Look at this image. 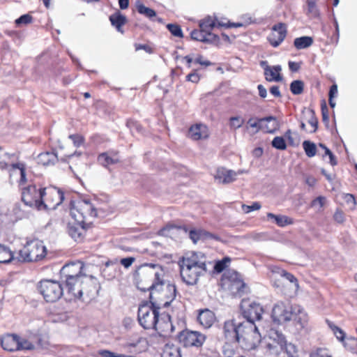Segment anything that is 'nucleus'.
Wrapping results in <instances>:
<instances>
[{
	"instance_id": "1",
	"label": "nucleus",
	"mask_w": 357,
	"mask_h": 357,
	"mask_svg": "<svg viewBox=\"0 0 357 357\" xmlns=\"http://www.w3.org/2000/svg\"><path fill=\"white\" fill-rule=\"evenodd\" d=\"M180 275L188 285L197 284L200 275L206 271V257L201 252H192L183 257L178 262Z\"/></svg>"
},
{
	"instance_id": "2",
	"label": "nucleus",
	"mask_w": 357,
	"mask_h": 357,
	"mask_svg": "<svg viewBox=\"0 0 357 357\" xmlns=\"http://www.w3.org/2000/svg\"><path fill=\"white\" fill-rule=\"evenodd\" d=\"M271 318L274 323L282 324L292 321L298 328H303L308 321L307 313L299 305L278 301L274 304Z\"/></svg>"
},
{
	"instance_id": "3",
	"label": "nucleus",
	"mask_w": 357,
	"mask_h": 357,
	"mask_svg": "<svg viewBox=\"0 0 357 357\" xmlns=\"http://www.w3.org/2000/svg\"><path fill=\"white\" fill-rule=\"evenodd\" d=\"M84 268L81 262H72L66 264L61 269V276L66 280V286L69 294H75L76 286L78 285L82 278H85L82 272Z\"/></svg>"
},
{
	"instance_id": "4",
	"label": "nucleus",
	"mask_w": 357,
	"mask_h": 357,
	"mask_svg": "<svg viewBox=\"0 0 357 357\" xmlns=\"http://www.w3.org/2000/svg\"><path fill=\"white\" fill-rule=\"evenodd\" d=\"M152 293L149 294V301H144L138 309V321L144 329L156 331V303L152 301Z\"/></svg>"
},
{
	"instance_id": "5",
	"label": "nucleus",
	"mask_w": 357,
	"mask_h": 357,
	"mask_svg": "<svg viewBox=\"0 0 357 357\" xmlns=\"http://www.w3.org/2000/svg\"><path fill=\"white\" fill-rule=\"evenodd\" d=\"M46 188L37 189L35 185H29L22 190V201L29 207L38 210L47 209V205L44 201Z\"/></svg>"
},
{
	"instance_id": "6",
	"label": "nucleus",
	"mask_w": 357,
	"mask_h": 357,
	"mask_svg": "<svg viewBox=\"0 0 357 357\" xmlns=\"http://www.w3.org/2000/svg\"><path fill=\"white\" fill-rule=\"evenodd\" d=\"M70 215L81 222H87L90 218L97 216L96 208L89 199H84L77 202L71 200L70 202Z\"/></svg>"
},
{
	"instance_id": "7",
	"label": "nucleus",
	"mask_w": 357,
	"mask_h": 357,
	"mask_svg": "<svg viewBox=\"0 0 357 357\" xmlns=\"http://www.w3.org/2000/svg\"><path fill=\"white\" fill-rule=\"evenodd\" d=\"M37 289L45 301L49 303L56 302L63 295L61 284L56 280H41L38 283Z\"/></svg>"
},
{
	"instance_id": "8",
	"label": "nucleus",
	"mask_w": 357,
	"mask_h": 357,
	"mask_svg": "<svg viewBox=\"0 0 357 357\" xmlns=\"http://www.w3.org/2000/svg\"><path fill=\"white\" fill-rule=\"evenodd\" d=\"M245 326V321H239L235 319L227 320L223 324V335L228 343L241 344Z\"/></svg>"
},
{
	"instance_id": "9",
	"label": "nucleus",
	"mask_w": 357,
	"mask_h": 357,
	"mask_svg": "<svg viewBox=\"0 0 357 357\" xmlns=\"http://www.w3.org/2000/svg\"><path fill=\"white\" fill-rule=\"evenodd\" d=\"M84 278L85 280H81L78 285L76 286V294H73V296L76 298L81 299L82 296L85 294L91 300L98 294L100 286L97 279L93 276H90L89 278H86V277Z\"/></svg>"
},
{
	"instance_id": "10",
	"label": "nucleus",
	"mask_w": 357,
	"mask_h": 357,
	"mask_svg": "<svg viewBox=\"0 0 357 357\" xmlns=\"http://www.w3.org/2000/svg\"><path fill=\"white\" fill-rule=\"evenodd\" d=\"M261 334L255 324L245 321L241 344L247 349H253L261 342Z\"/></svg>"
},
{
	"instance_id": "11",
	"label": "nucleus",
	"mask_w": 357,
	"mask_h": 357,
	"mask_svg": "<svg viewBox=\"0 0 357 357\" xmlns=\"http://www.w3.org/2000/svg\"><path fill=\"white\" fill-rule=\"evenodd\" d=\"M177 338L185 347L199 348L203 345L206 337L200 332L185 329L178 334Z\"/></svg>"
},
{
	"instance_id": "12",
	"label": "nucleus",
	"mask_w": 357,
	"mask_h": 357,
	"mask_svg": "<svg viewBox=\"0 0 357 357\" xmlns=\"http://www.w3.org/2000/svg\"><path fill=\"white\" fill-rule=\"evenodd\" d=\"M241 310L245 321H250L255 323V321L260 320L264 312L262 306L255 301L243 300L241 303Z\"/></svg>"
},
{
	"instance_id": "13",
	"label": "nucleus",
	"mask_w": 357,
	"mask_h": 357,
	"mask_svg": "<svg viewBox=\"0 0 357 357\" xmlns=\"http://www.w3.org/2000/svg\"><path fill=\"white\" fill-rule=\"evenodd\" d=\"M91 222H81L79 220L71 217L67 225V231L70 236L75 241L82 242L85 236L86 229Z\"/></svg>"
},
{
	"instance_id": "14",
	"label": "nucleus",
	"mask_w": 357,
	"mask_h": 357,
	"mask_svg": "<svg viewBox=\"0 0 357 357\" xmlns=\"http://www.w3.org/2000/svg\"><path fill=\"white\" fill-rule=\"evenodd\" d=\"M159 309L160 306L158 305V335L166 337L171 335L174 328L169 314L160 313Z\"/></svg>"
},
{
	"instance_id": "15",
	"label": "nucleus",
	"mask_w": 357,
	"mask_h": 357,
	"mask_svg": "<svg viewBox=\"0 0 357 357\" xmlns=\"http://www.w3.org/2000/svg\"><path fill=\"white\" fill-rule=\"evenodd\" d=\"M287 26L284 23L280 22L273 26L272 33L268 37V40L273 47H278L284 40L287 36Z\"/></svg>"
},
{
	"instance_id": "16",
	"label": "nucleus",
	"mask_w": 357,
	"mask_h": 357,
	"mask_svg": "<svg viewBox=\"0 0 357 357\" xmlns=\"http://www.w3.org/2000/svg\"><path fill=\"white\" fill-rule=\"evenodd\" d=\"M161 286V294L166 298V301L162 304L163 307H168L171 303L175 299L176 296V287L174 284L169 282H166L160 280L158 276V286Z\"/></svg>"
},
{
	"instance_id": "17",
	"label": "nucleus",
	"mask_w": 357,
	"mask_h": 357,
	"mask_svg": "<svg viewBox=\"0 0 357 357\" xmlns=\"http://www.w3.org/2000/svg\"><path fill=\"white\" fill-rule=\"evenodd\" d=\"M48 196L45 202L47 205V209H55L64 200V193L61 189L56 187L48 189Z\"/></svg>"
},
{
	"instance_id": "18",
	"label": "nucleus",
	"mask_w": 357,
	"mask_h": 357,
	"mask_svg": "<svg viewBox=\"0 0 357 357\" xmlns=\"http://www.w3.org/2000/svg\"><path fill=\"white\" fill-rule=\"evenodd\" d=\"M275 335L276 338H274V342L277 343L281 351L287 354V357H298V350L294 344L287 343L282 333L276 332Z\"/></svg>"
},
{
	"instance_id": "19",
	"label": "nucleus",
	"mask_w": 357,
	"mask_h": 357,
	"mask_svg": "<svg viewBox=\"0 0 357 357\" xmlns=\"http://www.w3.org/2000/svg\"><path fill=\"white\" fill-rule=\"evenodd\" d=\"M20 336L17 334H6L0 338V343L4 350L8 351H19Z\"/></svg>"
},
{
	"instance_id": "20",
	"label": "nucleus",
	"mask_w": 357,
	"mask_h": 357,
	"mask_svg": "<svg viewBox=\"0 0 357 357\" xmlns=\"http://www.w3.org/2000/svg\"><path fill=\"white\" fill-rule=\"evenodd\" d=\"M28 243L31 261H38L45 257L47 252L45 246L39 242H31Z\"/></svg>"
},
{
	"instance_id": "21",
	"label": "nucleus",
	"mask_w": 357,
	"mask_h": 357,
	"mask_svg": "<svg viewBox=\"0 0 357 357\" xmlns=\"http://www.w3.org/2000/svg\"><path fill=\"white\" fill-rule=\"evenodd\" d=\"M197 321L204 328H209L215 321V313L208 308L200 310Z\"/></svg>"
},
{
	"instance_id": "22",
	"label": "nucleus",
	"mask_w": 357,
	"mask_h": 357,
	"mask_svg": "<svg viewBox=\"0 0 357 357\" xmlns=\"http://www.w3.org/2000/svg\"><path fill=\"white\" fill-rule=\"evenodd\" d=\"M189 136L194 140L206 139L208 137V128L202 123L195 124L189 128Z\"/></svg>"
},
{
	"instance_id": "23",
	"label": "nucleus",
	"mask_w": 357,
	"mask_h": 357,
	"mask_svg": "<svg viewBox=\"0 0 357 357\" xmlns=\"http://www.w3.org/2000/svg\"><path fill=\"white\" fill-rule=\"evenodd\" d=\"M282 68L280 65L269 66H266L264 68V76L266 81L271 82H280L282 80V76L280 74Z\"/></svg>"
},
{
	"instance_id": "24",
	"label": "nucleus",
	"mask_w": 357,
	"mask_h": 357,
	"mask_svg": "<svg viewBox=\"0 0 357 357\" xmlns=\"http://www.w3.org/2000/svg\"><path fill=\"white\" fill-rule=\"evenodd\" d=\"M109 19L112 25L114 26L119 32L123 33V30L122 27L127 22L126 17L119 10H116L109 16Z\"/></svg>"
},
{
	"instance_id": "25",
	"label": "nucleus",
	"mask_w": 357,
	"mask_h": 357,
	"mask_svg": "<svg viewBox=\"0 0 357 357\" xmlns=\"http://www.w3.org/2000/svg\"><path fill=\"white\" fill-rule=\"evenodd\" d=\"M261 121H263L264 128L262 129L266 132L274 133L280 128L279 122L275 116H269L261 118Z\"/></svg>"
},
{
	"instance_id": "26",
	"label": "nucleus",
	"mask_w": 357,
	"mask_h": 357,
	"mask_svg": "<svg viewBox=\"0 0 357 357\" xmlns=\"http://www.w3.org/2000/svg\"><path fill=\"white\" fill-rule=\"evenodd\" d=\"M37 160L38 164L43 166L54 165L57 161V155L53 151L43 152L38 155Z\"/></svg>"
},
{
	"instance_id": "27",
	"label": "nucleus",
	"mask_w": 357,
	"mask_h": 357,
	"mask_svg": "<svg viewBox=\"0 0 357 357\" xmlns=\"http://www.w3.org/2000/svg\"><path fill=\"white\" fill-rule=\"evenodd\" d=\"M236 174L234 171L222 169L218 170L215 178L222 183H229L236 179Z\"/></svg>"
},
{
	"instance_id": "28",
	"label": "nucleus",
	"mask_w": 357,
	"mask_h": 357,
	"mask_svg": "<svg viewBox=\"0 0 357 357\" xmlns=\"http://www.w3.org/2000/svg\"><path fill=\"white\" fill-rule=\"evenodd\" d=\"M160 357H182L181 349L174 344L167 343L162 349Z\"/></svg>"
},
{
	"instance_id": "29",
	"label": "nucleus",
	"mask_w": 357,
	"mask_h": 357,
	"mask_svg": "<svg viewBox=\"0 0 357 357\" xmlns=\"http://www.w3.org/2000/svg\"><path fill=\"white\" fill-rule=\"evenodd\" d=\"M267 218L268 220H274L275 224L280 227H284L294 223L292 218L284 215H275L272 213H268Z\"/></svg>"
},
{
	"instance_id": "30",
	"label": "nucleus",
	"mask_w": 357,
	"mask_h": 357,
	"mask_svg": "<svg viewBox=\"0 0 357 357\" xmlns=\"http://www.w3.org/2000/svg\"><path fill=\"white\" fill-rule=\"evenodd\" d=\"M13 252L10 249L0 244V264H9L15 261Z\"/></svg>"
},
{
	"instance_id": "31",
	"label": "nucleus",
	"mask_w": 357,
	"mask_h": 357,
	"mask_svg": "<svg viewBox=\"0 0 357 357\" xmlns=\"http://www.w3.org/2000/svg\"><path fill=\"white\" fill-rule=\"evenodd\" d=\"M135 8L140 15L149 19H152L156 16V12L153 9L145 6L139 0L136 1Z\"/></svg>"
},
{
	"instance_id": "32",
	"label": "nucleus",
	"mask_w": 357,
	"mask_h": 357,
	"mask_svg": "<svg viewBox=\"0 0 357 357\" xmlns=\"http://www.w3.org/2000/svg\"><path fill=\"white\" fill-rule=\"evenodd\" d=\"M238 274L236 273L235 278L231 284V289L234 293L241 296L245 293V289L247 287V285L242 280L238 279Z\"/></svg>"
},
{
	"instance_id": "33",
	"label": "nucleus",
	"mask_w": 357,
	"mask_h": 357,
	"mask_svg": "<svg viewBox=\"0 0 357 357\" xmlns=\"http://www.w3.org/2000/svg\"><path fill=\"white\" fill-rule=\"evenodd\" d=\"M313 43V38L310 36H301L294 39V45L297 50L309 47Z\"/></svg>"
},
{
	"instance_id": "34",
	"label": "nucleus",
	"mask_w": 357,
	"mask_h": 357,
	"mask_svg": "<svg viewBox=\"0 0 357 357\" xmlns=\"http://www.w3.org/2000/svg\"><path fill=\"white\" fill-rule=\"evenodd\" d=\"M334 335H335L336 338L342 342L345 348H347L349 350L352 351L354 349L351 347L349 346L348 342H352L353 343L356 342V339L354 337H350L347 338V342L345 341V337L346 334L344 332L342 329H341L340 327L338 328L337 331H335L334 332Z\"/></svg>"
},
{
	"instance_id": "35",
	"label": "nucleus",
	"mask_w": 357,
	"mask_h": 357,
	"mask_svg": "<svg viewBox=\"0 0 357 357\" xmlns=\"http://www.w3.org/2000/svg\"><path fill=\"white\" fill-rule=\"evenodd\" d=\"M15 262H31V256L29 243H27L22 250H20L18 252L17 257H15Z\"/></svg>"
},
{
	"instance_id": "36",
	"label": "nucleus",
	"mask_w": 357,
	"mask_h": 357,
	"mask_svg": "<svg viewBox=\"0 0 357 357\" xmlns=\"http://www.w3.org/2000/svg\"><path fill=\"white\" fill-rule=\"evenodd\" d=\"M98 161L101 165L107 167L109 165L117 163L119 160L116 158L110 157L107 153H102L98 155Z\"/></svg>"
},
{
	"instance_id": "37",
	"label": "nucleus",
	"mask_w": 357,
	"mask_h": 357,
	"mask_svg": "<svg viewBox=\"0 0 357 357\" xmlns=\"http://www.w3.org/2000/svg\"><path fill=\"white\" fill-rule=\"evenodd\" d=\"M303 148L308 158H312L317 154L316 144L309 140L303 142Z\"/></svg>"
},
{
	"instance_id": "38",
	"label": "nucleus",
	"mask_w": 357,
	"mask_h": 357,
	"mask_svg": "<svg viewBox=\"0 0 357 357\" xmlns=\"http://www.w3.org/2000/svg\"><path fill=\"white\" fill-rule=\"evenodd\" d=\"M220 27L218 22L216 23L211 17H207L202 20L199 23V27L205 30V31H211L214 27Z\"/></svg>"
},
{
	"instance_id": "39",
	"label": "nucleus",
	"mask_w": 357,
	"mask_h": 357,
	"mask_svg": "<svg viewBox=\"0 0 357 357\" xmlns=\"http://www.w3.org/2000/svg\"><path fill=\"white\" fill-rule=\"evenodd\" d=\"M304 83L301 80H294L290 84V91L294 95H300L303 92Z\"/></svg>"
},
{
	"instance_id": "40",
	"label": "nucleus",
	"mask_w": 357,
	"mask_h": 357,
	"mask_svg": "<svg viewBox=\"0 0 357 357\" xmlns=\"http://www.w3.org/2000/svg\"><path fill=\"white\" fill-rule=\"evenodd\" d=\"M248 126L255 129V132H259L264 128L263 121L261 118L251 117L247 121Z\"/></svg>"
},
{
	"instance_id": "41",
	"label": "nucleus",
	"mask_w": 357,
	"mask_h": 357,
	"mask_svg": "<svg viewBox=\"0 0 357 357\" xmlns=\"http://www.w3.org/2000/svg\"><path fill=\"white\" fill-rule=\"evenodd\" d=\"M271 145L278 150L283 151L287 149L286 141L282 137H275L271 142Z\"/></svg>"
},
{
	"instance_id": "42",
	"label": "nucleus",
	"mask_w": 357,
	"mask_h": 357,
	"mask_svg": "<svg viewBox=\"0 0 357 357\" xmlns=\"http://www.w3.org/2000/svg\"><path fill=\"white\" fill-rule=\"evenodd\" d=\"M319 146L321 149H323L325 151V153L324 155H323V158L325 157L326 155H328L329 157V159H330V164L332 165V166H335L337 165V160L336 159V157L335 156V155L332 153V151L324 144H322V143H319Z\"/></svg>"
},
{
	"instance_id": "43",
	"label": "nucleus",
	"mask_w": 357,
	"mask_h": 357,
	"mask_svg": "<svg viewBox=\"0 0 357 357\" xmlns=\"http://www.w3.org/2000/svg\"><path fill=\"white\" fill-rule=\"evenodd\" d=\"M166 27L174 36L183 38V31L180 25L176 24H168Z\"/></svg>"
},
{
	"instance_id": "44",
	"label": "nucleus",
	"mask_w": 357,
	"mask_h": 357,
	"mask_svg": "<svg viewBox=\"0 0 357 357\" xmlns=\"http://www.w3.org/2000/svg\"><path fill=\"white\" fill-rule=\"evenodd\" d=\"M205 30L203 29H194L190 33V38L192 40L204 43Z\"/></svg>"
},
{
	"instance_id": "45",
	"label": "nucleus",
	"mask_w": 357,
	"mask_h": 357,
	"mask_svg": "<svg viewBox=\"0 0 357 357\" xmlns=\"http://www.w3.org/2000/svg\"><path fill=\"white\" fill-rule=\"evenodd\" d=\"M229 262H230V259L227 257L217 261L214 265L215 271L218 273L222 272L226 268L227 264Z\"/></svg>"
},
{
	"instance_id": "46",
	"label": "nucleus",
	"mask_w": 357,
	"mask_h": 357,
	"mask_svg": "<svg viewBox=\"0 0 357 357\" xmlns=\"http://www.w3.org/2000/svg\"><path fill=\"white\" fill-rule=\"evenodd\" d=\"M321 115H322V121L324 123L326 128H329V116H328V109L326 106V103L325 100H322V103L321 105Z\"/></svg>"
},
{
	"instance_id": "47",
	"label": "nucleus",
	"mask_w": 357,
	"mask_h": 357,
	"mask_svg": "<svg viewBox=\"0 0 357 357\" xmlns=\"http://www.w3.org/2000/svg\"><path fill=\"white\" fill-rule=\"evenodd\" d=\"M204 43L209 44L218 45L220 41V38L218 35L211 33V31H206Z\"/></svg>"
},
{
	"instance_id": "48",
	"label": "nucleus",
	"mask_w": 357,
	"mask_h": 357,
	"mask_svg": "<svg viewBox=\"0 0 357 357\" xmlns=\"http://www.w3.org/2000/svg\"><path fill=\"white\" fill-rule=\"evenodd\" d=\"M230 127L234 130L240 128L244 123V119L240 116H232L229 119Z\"/></svg>"
},
{
	"instance_id": "49",
	"label": "nucleus",
	"mask_w": 357,
	"mask_h": 357,
	"mask_svg": "<svg viewBox=\"0 0 357 357\" xmlns=\"http://www.w3.org/2000/svg\"><path fill=\"white\" fill-rule=\"evenodd\" d=\"M19 351L20 350H32L34 348L33 344L29 340L20 337V341L18 344Z\"/></svg>"
},
{
	"instance_id": "50",
	"label": "nucleus",
	"mask_w": 357,
	"mask_h": 357,
	"mask_svg": "<svg viewBox=\"0 0 357 357\" xmlns=\"http://www.w3.org/2000/svg\"><path fill=\"white\" fill-rule=\"evenodd\" d=\"M32 19L33 18L31 15L24 14L15 20V24L17 26H20L21 24H28L31 22Z\"/></svg>"
},
{
	"instance_id": "51",
	"label": "nucleus",
	"mask_w": 357,
	"mask_h": 357,
	"mask_svg": "<svg viewBox=\"0 0 357 357\" xmlns=\"http://www.w3.org/2000/svg\"><path fill=\"white\" fill-rule=\"evenodd\" d=\"M261 204L258 202H253L251 205H242V209L244 213H249L253 211L259 210L261 208Z\"/></svg>"
},
{
	"instance_id": "52",
	"label": "nucleus",
	"mask_w": 357,
	"mask_h": 357,
	"mask_svg": "<svg viewBox=\"0 0 357 357\" xmlns=\"http://www.w3.org/2000/svg\"><path fill=\"white\" fill-rule=\"evenodd\" d=\"M310 117L308 120V123L313 128V130L310 132H315L318 128V119L315 116V113L313 109L310 111Z\"/></svg>"
},
{
	"instance_id": "53",
	"label": "nucleus",
	"mask_w": 357,
	"mask_h": 357,
	"mask_svg": "<svg viewBox=\"0 0 357 357\" xmlns=\"http://www.w3.org/2000/svg\"><path fill=\"white\" fill-rule=\"evenodd\" d=\"M189 238L194 243H197L199 240H202L201 229H191L189 231Z\"/></svg>"
},
{
	"instance_id": "54",
	"label": "nucleus",
	"mask_w": 357,
	"mask_h": 357,
	"mask_svg": "<svg viewBox=\"0 0 357 357\" xmlns=\"http://www.w3.org/2000/svg\"><path fill=\"white\" fill-rule=\"evenodd\" d=\"M317 0H307V12L314 16L319 15V10L316 5Z\"/></svg>"
},
{
	"instance_id": "55",
	"label": "nucleus",
	"mask_w": 357,
	"mask_h": 357,
	"mask_svg": "<svg viewBox=\"0 0 357 357\" xmlns=\"http://www.w3.org/2000/svg\"><path fill=\"white\" fill-rule=\"evenodd\" d=\"M69 138L73 141L74 146L76 147L81 146L84 142V137L78 134L70 135Z\"/></svg>"
},
{
	"instance_id": "56",
	"label": "nucleus",
	"mask_w": 357,
	"mask_h": 357,
	"mask_svg": "<svg viewBox=\"0 0 357 357\" xmlns=\"http://www.w3.org/2000/svg\"><path fill=\"white\" fill-rule=\"evenodd\" d=\"M280 274L282 277L284 278L286 280H287L290 282L295 284L296 286L298 285V280L292 273L287 272V271L282 269V270H281Z\"/></svg>"
},
{
	"instance_id": "57",
	"label": "nucleus",
	"mask_w": 357,
	"mask_h": 357,
	"mask_svg": "<svg viewBox=\"0 0 357 357\" xmlns=\"http://www.w3.org/2000/svg\"><path fill=\"white\" fill-rule=\"evenodd\" d=\"M202 240L213 239L215 241H220V237L215 234H212L204 229H201Z\"/></svg>"
},
{
	"instance_id": "58",
	"label": "nucleus",
	"mask_w": 357,
	"mask_h": 357,
	"mask_svg": "<svg viewBox=\"0 0 357 357\" xmlns=\"http://www.w3.org/2000/svg\"><path fill=\"white\" fill-rule=\"evenodd\" d=\"M127 126L130 129V131L132 132L136 131L137 132H141L142 130V127L137 122L130 120L127 121Z\"/></svg>"
},
{
	"instance_id": "59",
	"label": "nucleus",
	"mask_w": 357,
	"mask_h": 357,
	"mask_svg": "<svg viewBox=\"0 0 357 357\" xmlns=\"http://www.w3.org/2000/svg\"><path fill=\"white\" fill-rule=\"evenodd\" d=\"M135 48L136 51H139L141 50H144L146 52L149 54H153L154 53V48L151 46H150L148 44H135Z\"/></svg>"
},
{
	"instance_id": "60",
	"label": "nucleus",
	"mask_w": 357,
	"mask_h": 357,
	"mask_svg": "<svg viewBox=\"0 0 357 357\" xmlns=\"http://www.w3.org/2000/svg\"><path fill=\"white\" fill-rule=\"evenodd\" d=\"M334 220L338 224H342L345 221L344 212L340 209H336L333 215Z\"/></svg>"
},
{
	"instance_id": "61",
	"label": "nucleus",
	"mask_w": 357,
	"mask_h": 357,
	"mask_svg": "<svg viewBox=\"0 0 357 357\" xmlns=\"http://www.w3.org/2000/svg\"><path fill=\"white\" fill-rule=\"evenodd\" d=\"M326 201V198L324 196H319L317 198L314 199L311 202V206L314 207L317 205H319V208H322L324 205L325 204Z\"/></svg>"
},
{
	"instance_id": "62",
	"label": "nucleus",
	"mask_w": 357,
	"mask_h": 357,
	"mask_svg": "<svg viewBox=\"0 0 357 357\" xmlns=\"http://www.w3.org/2000/svg\"><path fill=\"white\" fill-rule=\"evenodd\" d=\"M175 227L176 226L174 225H167L163 228L160 229L159 231H158V235L168 236L170 235L171 230Z\"/></svg>"
},
{
	"instance_id": "63",
	"label": "nucleus",
	"mask_w": 357,
	"mask_h": 357,
	"mask_svg": "<svg viewBox=\"0 0 357 357\" xmlns=\"http://www.w3.org/2000/svg\"><path fill=\"white\" fill-rule=\"evenodd\" d=\"M195 63H198L201 66H204L205 67H208L212 65V63L208 60H204V57L202 55H198L195 59L194 60Z\"/></svg>"
},
{
	"instance_id": "64",
	"label": "nucleus",
	"mask_w": 357,
	"mask_h": 357,
	"mask_svg": "<svg viewBox=\"0 0 357 357\" xmlns=\"http://www.w3.org/2000/svg\"><path fill=\"white\" fill-rule=\"evenodd\" d=\"M310 357H331L327 354L322 349H317L315 351L310 354Z\"/></svg>"
}]
</instances>
